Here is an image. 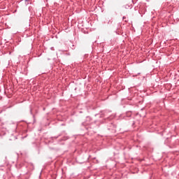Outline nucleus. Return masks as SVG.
Segmentation results:
<instances>
[{"mask_svg":"<svg viewBox=\"0 0 179 179\" xmlns=\"http://www.w3.org/2000/svg\"><path fill=\"white\" fill-rule=\"evenodd\" d=\"M25 1H29V0H25Z\"/></svg>","mask_w":179,"mask_h":179,"instance_id":"1","label":"nucleus"}]
</instances>
